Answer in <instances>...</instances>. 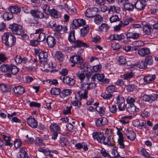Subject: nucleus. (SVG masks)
Returning <instances> with one entry per match:
<instances>
[{"label": "nucleus", "instance_id": "obj_12", "mask_svg": "<svg viewBox=\"0 0 158 158\" xmlns=\"http://www.w3.org/2000/svg\"><path fill=\"white\" fill-rule=\"evenodd\" d=\"M70 61L73 63H76L77 65L81 63L83 61L82 60L79 56L75 55L71 57L69 59Z\"/></svg>", "mask_w": 158, "mask_h": 158}, {"label": "nucleus", "instance_id": "obj_13", "mask_svg": "<svg viewBox=\"0 0 158 158\" xmlns=\"http://www.w3.org/2000/svg\"><path fill=\"white\" fill-rule=\"evenodd\" d=\"M27 150L24 148L19 149V154L18 156V158H29L27 153Z\"/></svg>", "mask_w": 158, "mask_h": 158}, {"label": "nucleus", "instance_id": "obj_38", "mask_svg": "<svg viewBox=\"0 0 158 158\" xmlns=\"http://www.w3.org/2000/svg\"><path fill=\"white\" fill-rule=\"evenodd\" d=\"M68 40L71 43H73L75 41V31L74 30L70 32L69 35Z\"/></svg>", "mask_w": 158, "mask_h": 158}, {"label": "nucleus", "instance_id": "obj_36", "mask_svg": "<svg viewBox=\"0 0 158 158\" xmlns=\"http://www.w3.org/2000/svg\"><path fill=\"white\" fill-rule=\"evenodd\" d=\"M50 15L55 18H58L60 17V13L57 10H48Z\"/></svg>", "mask_w": 158, "mask_h": 158}, {"label": "nucleus", "instance_id": "obj_32", "mask_svg": "<svg viewBox=\"0 0 158 158\" xmlns=\"http://www.w3.org/2000/svg\"><path fill=\"white\" fill-rule=\"evenodd\" d=\"M117 148L115 146H112L111 148V154L112 158L118 157L120 156L117 151Z\"/></svg>", "mask_w": 158, "mask_h": 158}, {"label": "nucleus", "instance_id": "obj_5", "mask_svg": "<svg viewBox=\"0 0 158 158\" xmlns=\"http://www.w3.org/2000/svg\"><path fill=\"white\" fill-rule=\"evenodd\" d=\"M9 28L11 30L13 34L17 35H21L24 33V31L20 25L16 24L10 25Z\"/></svg>", "mask_w": 158, "mask_h": 158}, {"label": "nucleus", "instance_id": "obj_47", "mask_svg": "<svg viewBox=\"0 0 158 158\" xmlns=\"http://www.w3.org/2000/svg\"><path fill=\"white\" fill-rule=\"evenodd\" d=\"M80 27V22L79 19H75L74 20L71 25V27L73 29H75L77 27Z\"/></svg>", "mask_w": 158, "mask_h": 158}, {"label": "nucleus", "instance_id": "obj_44", "mask_svg": "<svg viewBox=\"0 0 158 158\" xmlns=\"http://www.w3.org/2000/svg\"><path fill=\"white\" fill-rule=\"evenodd\" d=\"M95 17L94 19V22L97 24L99 25L103 21V18L100 15H97L95 16Z\"/></svg>", "mask_w": 158, "mask_h": 158}, {"label": "nucleus", "instance_id": "obj_20", "mask_svg": "<svg viewBox=\"0 0 158 158\" xmlns=\"http://www.w3.org/2000/svg\"><path fill=\"white\" fill-rule=\"evenodd\" d=\"M146 5V3H143L141 0H138L135 4V8L139 10H142Z\"/></svg>", "mask_w": 158, "mask_h": 158}, {"label": "nucleus", "instance_id": "obj_18", "mask_svg": "<svg viewBox=\"0 0 158 158\" xmlns=\"http://www.w3.org/2000/svg\"><path fill=\"white\" fill-rule=\"evenodd\" d=\"M138 54L142 56H145L150 53L149 48H142L138 50Z\"/></svg>", "mask_w": 158, "mask_h": 158}, {"label": "nucleus", "instance_id": "obj_3", "mask_svg": "<svg viewBox=\"0 0 158 158\" xmlns=\"http://www.w3.org/2000/svg\"><path fill=\"white\" fill-rule=\"evenodd\" d=\"M34 51L35 54L38 55L40 62V65L44 67L47 64L48 53L37 49H35Z\"/></svg>", "mask_w": 158, "mask_h": 158}, {"label": "nucleus", "instance_id": "obj_8", "mask_svg": "<svg viewBox=\"0 0 158 158\" xmlns=\"http://www.w3.org/2000/svg\"><path fill=\"white\" fill-rule=\"evenodd\" d=\"M11 68V65L7 64H3L0 67V71L3 73L7 72L6 74V76L9 77H11V74L10 73Z\"/></svg>", "mask_w": 158, "mask_h": 158}, {"label": "nucleus", "instance_id": "obj_14", "mask_svg": "<svg viewBox=\"0 0 158 158\" xmlns=\"http://www.w3.org/2000/svg\"><path fill=\"white\" fill-rule=\"evenodd\" d=\"M107 123V120L106 118H100L95 121L96 126L100 127L106 124Z\"/></svg>", "mask_w": 158, "mask_h": 158}, {"label": "nucleus", "instance_id": "obj_4", "mask_svg": "<svg viewBox=\"0 0 158 158\" xmlns=\"http://www.w3.org/2000/svg\"><path fill=\"white\" fill-rule=\"evenodd\" d=\"M88 84L84 83L81 86V89L84 91L83 93L81 91H78L75 94V98L81 100V99H86L87 97L88 90H89Z\"/></svg>", "mask_w": 158, "mask_h": 158}, {"label": "nucleus", "instance_id": "obj_56", "mask_svg": "<svg viewBox=\"0 0 158 158\" xmlns=\"http://www.w3.org/2000/svg\"><path fill=\"white\" fill-rule=\"evenodd\" d=\"M117 134L118 136V140L124 139L123 135L122 132H121L120 128L117 127Z\"/></svg>", "mask_w": 158, "mask_h": 158}, {"label": "nucleus", "instance_id": "obj_15", "mask_svg": "<svg viewBox=\"0 0 158 158\" xmlns=\"http://www.w3.org/2000/svg\"><path fill=\"white\" fill-rule=\"evenodd\" d=\"M12 91L17 94H22L25 92V89L21 85L15 86L12 89Z\"/></svg>", "mask_w": 158, "mask_h": 158}, {"label": "nucleus", "instance_id": "obj_23", "mask_svg": "<svg viewBox=\"0 0 158 158\" xmlns=\"http://www.w3.org/2000/svg\"><path fill=\"white\" fill-rule=\"evenodd\" d=\"M75 147L78 149H80L82 148L85 151L88 149L87 145L86 143L83 142L82 143H77L75 145Z\"/></svg>", "mask_w": 158, "mask_h": 158}, {"label": "nucleus", "instance_id": "obj_27", "mask_svg": "<svg viewBox=\"0 0 158 158\" xmlns=\"http://www.w3.org/2000/svg\"><path fill=\"white\" fill-rule=\"evenodd\" d=\"M104 77V75L102 74H96L92 76L91 79L93 81H96V79L99 81H102Z\"/></svg>", "mask_w": 158, "mask_h": 158}, {"label": "nucleus", "instance_id": "obj_55", "mask_svg": "<svg viewBox=\"0 0 158 158\" xmlns=\"http://www.w3.org/2000/svg\"><path fill=\"white\" fill-rule=\"evenodd\" d=\"M46 38L45 34L43 32L42 33H40L38 35V38L37 40L38 41L41 42L43 41Z\"/></svg>", "mask_w": 158, "mask_h": 158}, {"label": "nucleus", "instance_id": "obj_52", "mask_svg": "<svg viewBox=\"0 0 158 158\" xmlns=\"http://www.w3.org/2000/svg\"><path fill=\"white\" fill-rule=\"evenodd\" d=\"M101 96L104 99H110L112 98L113 95L111 93H108L102 94L101 95Z\"/></svg>", "mask_w": 158, "mask_h": 158}, {"label": "nucleus", "instance_id": "obj_51", "mask_svg": "<svg viewBox=\"0 0 158 158\" xmlns=\"http://www.w3.org/2000/svg\"><path fill=\"white\" fill-rule=\"evenodd\" d=\"M60 89L56 88H52L50 91L51 94L54 95H58L60 94Z\"/></svg>", "mask_w": 158, "mask_h": 158}, {"label": "nucleus", "instance_id": "obj_26", "mask_svg": "<svg viewBox=\"0 0 158 158\" xmlns=\"http://www.w3.org/2000/svg\"><path fill=\"white\" fill-rule=\"evenodd\" d=\"M39 152H42L45 156H49L51 158L53 157V155L51 154V151L48 149H43L41 148L38 149Z\"/></svg>", "mask_w": 158, "mask_h": 158}, {"label": "nucleus", "instance_id": "obj_64", "mask_svg": "<svg viewBox=\"0 0 158 158\" xmlns=\"http://www.w3.org/2000/svg\"><path fill=\"white\" fill-rule=\"evenodd\" d=\"M22 143L19 139H16L14 142L15 147L16 148H19L21 145Z\"/></svg>", "mask_w": 158, "mask_h": 158}, {"label": "nucleus", "instance_id": "obj_7", "mask_svg": "<svg viewBox=\"0 0 158 158\" xmlns=\"http://www.w3.org/2000/svg\"><path fill=\"white\" fill-rule=\"evenodd\" d=\"M102 67V65L100 64L93 66L89 65L87 67V71L90 73L100 72Z\"/></svg>", "mask_w": 158, "mask_h": 158}, {"label": "nucleus", "instance_id": "obj_30", "mask_svg": "<svg viewBox=\"0 0 158 158\" xmlns=\"http://www.w3.org/2000/svg\"><path fill=\"white\" fill-rule=\"evenodd\" d=\"M3 139L6 141L5 144L6 146H11L12 144L11 143L10 141V137L9 136H7L5 134L1 135Z\"/></svg>", "mask_w": 158, "mask_h": 158}, {"label": "nucleus", "instance_id": "obj_40", "mask_svg": "<svg viewBox=\"0 0 158 158\" xmlns=\"http://www.w3.org/2000/svg\"><path fill=\"white\" fill-rule=\"evenodd\" d=\"M123 9L125 10H132L135 8V6L132 4L129 3H126L123 5Z\"/></svg>", "mask_w": 158, "mask_h": 158}, {"label": "nucleus", "instance_id": "obj_45", "mask_svg": "<svg viewBox=\"0 0 158 158\" xmlns=\"http://www.w3.org/2000/svg\"><path fill=\"white\" fill-rule=\"evenodd\" d=\"M60 143L63 147H67L69 144L67 139L64 137L60 139Z\"/></svg>", "mask_w": 158, "mask_h": 158}, {"label": "nucleus", "instance_id": "obj_28", "mask_svg": "<svg viewBox=\"0 0 158 158\" xmlns=\"http://www.w3.org/2000/svg\"><path fill=\"white\" fill-rule=\"evenodd\" d=\"M98 12V10H86L85 14L86 17L91 18L94 17Z\"/></svg>", "mask_w": 158, "mask_h": 158}, {"label": "nucleus", "instance_id": "obj_59", "mask_svg": "<svg viewBox=\"0 0 158 158\" xmlns=\"http://www.w3.org/2000/svg\"><path fill=\"white\" fill-rule=\"evenodd\" d=\"M72 108V106L66 107V109L63 111V113L64 115H67L69 114H70Z\"/></svg>", "mask_w": 158, "mask_h": 158}, {"label": "nucleus", "instance_id": "obj_11", "mask_svg": "<svg viewBox=\"0 0 158 158\" xmlns=\"http://www.w3.org/2000/svg\"><path fill=\"white\" fill-rule=\"evenodd\" d=\"M46 41L48 47L53 48L56 44L55 39L52 36H48L46 39Z\"/></svg>", "mask_w": 158, "mask_h": 158}, {"label": "nucleus", "instance_id": "obj_33", "mask_svg": "<svg viewBox=\"0 0 158 158\" xmlns=\"http://www.w3.org/2000/svg\"><path fill=\"white\" fill-rule=\"evenodd\" d=\"M13 16V12L11 10L6 12L3 15V18L5 20H9L12 18Z\"/></svg>", "mask_w": 158, "mask_h": 158}, {"label": "nucleus", "instance_id": "obj_35", "mask_svg": "<svg viewBox=\"0 0 158 158\" xmlns=\"http://www.w3.org/2000/svg\"><path fill=\"white\" fill-rule=\"evenodd\" d=\"M153 60L151 56H148L146 57L145 59V62L147 66V65H152L153 64Z\"/></svg>", "mask_w": 158, "mask_h": 158}, {"label": "nucleus", "instance_id": "obj_63", "mask_svg": "<svg viewBox=\"0 0 158 158\" xmlns=\"http://www.w3.org/2000/svg\"><path fill=\"white\" fill-rule=\"evenodd\" d=\"M110 20L111 23H113L119 21V18L117 15H115L110 18Z\"/></svg>", "mask_w": 158, "mask_h": 158}, {"label": "nucleus", "instance_id": "obj_53", "mask_svg": "<svg viewBox=\"0 0 158 158\" xmlns=\"http://www.w3.org/2000/svg\"><path fill=\"white\" fill-rule=\"evenodd\" d=\"M109 111L112 113L114 114L117 111V108L115 105H111L109 107Z\"/></svg>", "mask_w": 158, "mask_h": 158}, {"label": "nucleus", "instance_id": "obj_39", "mask_svg": "<svg viewBox=\"0 0 158 158\" xmlns=\"http://www.w3.org/2000/svg\"><path fill=\"white\" fill-rule=\"evenodd\" d=\"M35 143L36 145L43 147V148L45 146V144L43 143V139L39 137L36 138Z\"/></svg>", "mask_w": 158, "mask_h": 158}, {"label": "nucleus", "instance_id": "obj_25", "mask_svg": "<svg viewBox=\"0 0 158 158\" xmlns=\"http://www.w3.org/2000/svg\"><path fill=\"white\" fill-rule=\"evenodd\" d=\"M127 111L131 114H134L139 111V109L136 108L134 104H131L127 108Z\"/></svg>", "mask_w": 158, "mask_h": 158}, {"label": "nucleus", "instance_id": "obj_21", "mask_svg": "<svg viewBox=\"0 0 158 158\" xmlns=\"http://www.w3.org/2000/svg\"><path fill=\"white\" fill-rule=\"evenodd\" d=\"M50 129L52 132H60L61 131V129L59 126L55 123H51L50 126Z\"/></svg>", "mask_w": 158, "mask_h": 158}, {"label": "nucleus", "instance_id": "obj_34", "mask_svg": "<svg viewBox=\"0 0 158 158\" xmlns=\"http://www.w3.org/2000/svg\"><path fill=\"white\" fill-rule=\"evenodd\" d=\"M71 90L69 89L63 90L60 92V96L61 98H64L65 97L69 95L71 93Z\"/></svg>", "mask_w": 158, "mask_h": 158}, {"label": "nucleus", "instance_id": "obj_41", "mask_svg": "<svg viewBox=\"0 0 158 158\" xmlns=\"http://www.w3.org/2000/svg\"><path fill=\"white\" fill-rule=\"evenodd\" d=\"M137 86L135 84H129L127 86V90L129 92L135 91L137 89Z\"/></svg>", "mask_w": 158, "mask_h": 158}, {"label": "nucleus", "instance_id": "obj_42", "mask_svg": "<svg viewBox=\"0 0 158 158\" xmlns=\"http://www.w3.org/2000/svg\"><path fill=\"white\" fill-rule=\"evenodd\" d=\"M10 73L11 75H15L19 71V69L16 66L13 65H11V68H10Z\"/></svg>", "mask_w": 158, "mask_h": 158}, {"label": "nucleus", "instance_id": "obj_58", "mask_svg": "<svg viewBox=\"0 0 158 158\" xmlns=\"http://www.w3.org/2000/svg\"><path fill=\"white\" fill-rule=\"evenodd\" d=\"M118 62L120 64H124L126 62V59L124 56H121L119 57Z\"/></svg>", "mask_w": 158, "mask_h": 158}, {"label": "nucleus", "instance_id": "obj_19", "mask_svg": "<svg viewBox=\"0 0 158 158\" xmlns=\"http://www.w3.org/2000/svg\"><path fill=\"white\" fill-rule=\"evenodd\" d=\"M0 89L3 92H10L11 89V86L7 84L0 83Z\"/></svg>", "mask_w": 158, "mask_h": 158}, {"label": "nucleus", "instance_id": "obj_22", "mask_svg": "<svg viewBox=\"0 0 158 158\" xmlns=\"http://www.w3.org/2000/svg\"><path fill=\"white\" fill-rule=\"evenodd\" d=\"M131 66L130 68H139L140 69H146L147 68L146 64L145 61H141L139 62L137 64H135L131 65Z\"/></svg>", "mask_w": 158, "mask_h": 158}, {"label": "nucleus", "instance_id": "obj_10", "mask_svg": "<svg viewBox=\"0 0 158 158\" xmlns=\"http://www.w3.org/2000/svg\"><path fill=\"white\" fill-rule=\"evenodd\" d=\"M27 124L32 128H36L37 127V122L34 118L30 117L27 119Z\"/></svg>", "mask_w": 158, "mask_h": 158}, {"label": "nucleus", "instance_id": "obj_24", "mask_svg": "<svg viewBox=\"0 0 158 158\" xmlns=\"http://www.w3.org/2000/svg\"><path fill=\"white\" fill-rule=\"evenodd\" d=\"M55 58L59 62H62L64 58V55L60 51H56L55 54Z\"/></svg>", "mask_w": 158, "mask_h": 158}, {"label": "nucleus", "instance_id": "obj_29", "mask_svg": "<svg viewBox=\"0 0 158 158\" xmlns=\"http://www.w3.org/2000/svg\"><path fill=\"white\" fill-rule=\"evenodd\" d=\"M143 31L146 34L149 35L152 32L153 29L151 26L148 25L144 26L143 28Z\"/></svg>", "mask_w": 158, "mask_h": 158}, {"label": "nucleus", "instance_id": "obj_31", "mask_svg": "<svg viewBox=\"0 0 158 158\" xmlns=\"http://www.w3.org/2000/svg\"><path fill=\"white\" fill-rule=\"evenodd\" d=\"M73 43H74V46L75 48L81 47H87V45L85 43L79 40H75Z\"/></svg>", "mask_w": 158, "mask_h": 158}, {"label": "nucleus", "instance_id": "obj_2", "mask_svg": "<svg viewBox=\"0 0 158 158\" xmlns=\"http://www.w3.org/2000/svg\"><path fill=\"white\" fill-rule=\"evenodd\" d=\"M2 42L6 45L12 47L15 45L16 41V38L11 33H6L2 37Z\"/></svg>", "mask_w": 158, "mask_h": 158}, {"label": "nucleus", "instance_id": "obj_1", "mask_svg": "<svg viewBox=\"0 0 158 158\" xmlns=\"http://www.w3.org/2000/svg\"><path fill=\"white\" fill-rule=\"evenodd\" d=\"M93 138L96 139L98 141L107 145L108 146H112L113 143L111 142V138L107 137V138L104 136V134L102 132H95L92 133Z\"/></svg>", "mask_w": 158, "mask_h": 158}, {"label": "nucleus", "instance_id": "obj_49", "mask_svg": "<svg viewBox=\"0 0 158 158\" xmlns=\"http://www.w3.org/2000/svg\"><path fill=\"white\" fill-rule=\"evenodd\" d=\"M125 102L124 98L122 96L118 95L116 98V104L119 105Z\"/></svg>", "mask_w": 158, "mask_h": 158}, {"label": "nucleus", "instance_id": "obj_6", "mask_svg": "<svg viewBox=\"0 0 158 158\" xmlns=\"http://www.w3.org/2000/svg\"><path fill=\"white\" fill-rule=\"evenodd\" d=\"M31 15L34 17L40 19L45 18L46 19L49 17V15L44 12V10H31Z\"/></svg>", "mask_w": 158, "mask_h": 158}, {"label": "nucleus", "instance_id": "obj_50", "mask_svg": "<svg viewBox=\"0 0 158 158\" xmlns=\"http://www.w3.org/2000/svg\"><path fill=\"white\" fill-rule=\"evenodd\" d=\"M24 9L25 10L27 9V8H25L23 7H20L17 5H15V6H10L8 8V9L9 10H20L21 9Z\"/></svg>", "mask_w": 158, "mask_h": 158}, {"label": "nucleus", "instance_id": "obj_61", "mask_svg": "<svg viewBox=\"0 0 158 158\" xmlns=\"http://www.w3.org/2000/svg\"><path fill=\"white\" fill-rule=\"evenodd\" d=\"M134 19L131 18H129L126 19L123 23H121L123 26H126L129 24L130 22H132L134 21Z\"/></svg>", "mask_w": 158, "mask_h": 158}, {"label": "nucleus", "instance_id": "obj_48", "mask_svg": "<svg viewBox=\"0 0 158 158\" xmlns=\"http://www.w3.org/2000/svg\"><path fill=\"white\" fill-rule=\"evenodd\" d=\"M116 90V88L114 85H110L106 88V90L107 93H112Z\"/></svg>", "mask_w": 158, "mask_h": 158}, {"label": "nucleus", "instance_id": "obj_16", "mask_svg": "<svg viewBox=\"0 0 158 158\" xmlns=\"http://www.w3.org/2000/svg\"><path fill=\"white\" fill-rule=\"evenodd\" d=\"M125 135L128 139L131 140H134L136 137V134L132 130H127L125 132Z\"/></svg>", "mask_w": 158, "mask_h": 158}, {"label": "nucleus", "instance_id": "obj_17", "mask_svg": "<svg viewBox=\"0 0 158 158\" xmlns=\"http://www.w3.org/2000/svg\"><path fill=\"white\" fill-rule=\"evenodd\" d=\"M155 75H150L144 77L143 78L144 82L147 84L152 83L156 79Z\"/></svg>", "mask_w": 158, "mask_h": 158}, {"label": "nucleus", "instance_id": "obj_62", "mask_svg": "<svg viewBox=\"0 0 158 158\" xmlns=\"http://www.w3.org/2000/svg\"><path fill=\"white\" fill-rule=\"evenodd\" d=\"M71 103L73 106L76 107H79L81 105V102L78 100L72 101Z\"/></svg>", "mask_w": 158, "mask_h": 158}, {"label": "nucleus", "instance_id": "obj_37", "mask_svg": "<svg viewBox=\"0 0 158 158\" xmlns=\"http://www.w3.org/2000/svg\"><path fill=\"white\" fill-rule=\"evenodd\" d=\"M113 130L112 129L106 128L105 131V135L111 138L114 136Z\"/></svg>", "mask_w": 158, "mask_h": 158}, {"label": "nucleus", "instance_id": "obj_43", "mask_svg": "<svg viewBox=\"0 0 158 158\" xmlns=\"http://www.w3.org/2000/svg\"><path fill=\"white\" fill-rule=\"evenodd\" d=\"M89 29V27L88 25L83 27L81 30V35L83 36H85L88 33Z\"/></svg>", "mask_w": 158, "mask_h": 158}, {"label": "nucleus", "instance_id": "obj_57", "mask_svg": "<svg viewBox=\"0 0 158 158\" xmlns=\"http://www.w3.org/2000/svg\"><path fill=\"white\" fill-rule=\"evenodd\" d=\"M144 43L141 40L135 41L133 42L132 44L136 47L142 46L143 45Z\"/></svg>", "mask_w": 158, "mask_h": 158}, {"label": "nucleus", "instance_id": "obj_9", "mask_svg": "<svg viewBox=\"0 0 158 158\" xmlns=\"http://www.w3.org/2000/svg\"><path fill=\"white\" fill-rule=\"evenodd\" d=\"M60 78L64 83L69 85H73L75 82L74 79L69 77L61 76Z\"/></svg>", "mask_w": 158, "mask_h": 158}, {"label": "nucleus", "instance_id": "obj_60", "mask_svg": "<svg viewBox=\"0 0 158 158\" xmlns=\"http://www.w3.org/2000/svg\"><path fill=\"white\" fill-rule=\"evenodd\" d=\"M100 154L102 155L104 157H109L110 155L109 154L106 152V150L103 148H102L101 150H100Z\"/></svg>", "mask_w": 158, "mask_h": 158}, {"label": "nucleus", "instance_id": "obj_46", "mask_svg": "<svg viewBox=\"0 0 158 158\" xmlns=\"http://www.w3.org/2000/svg\"><path fill=\"white\" fill-rule=\"evenodd\" d=\"M134 76V74L132 71L127 72L123 75V79L125 80H128L132 78Z\"/></svg>", "mask_w": 158, "mask_h": 158}, {"label": "nucleus", "instance_id": "obj_54", "mask_svg": "<svg viewBox=\"0 0 158 158\" xmlns=\"http://www.w3.org/2000/svg\"><path fill=\"white\" fill-rule=\"evenodd\" d=\"M99 30L101 31H106L108 29L109 27L107 24L102 23L99 27Z\"/></svg>", "mask_w": 158, "mask_h": 158}]
</instances>
